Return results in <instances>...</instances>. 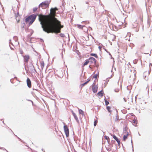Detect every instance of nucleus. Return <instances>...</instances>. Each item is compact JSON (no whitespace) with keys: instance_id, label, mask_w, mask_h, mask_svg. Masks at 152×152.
<instances>
[{"instance_id":"f257e3e1","label":"nucleus","mask_w":152,"mask_h":152,"mask_svg":"<svg viewBox=\"0 0 152 152\" xmlns=\"http://www.w3.org/2000/svg\"><path fill=\"white\" fill-rule=\"evenodd\" d=\"M58 10L56 7L52 8L50 10L51 16L39 15V19L43 31L47 33H58L61 29L63 27L60 22L55 18L56 11Z\"/></svg>"},{"instance_id":"f03ea898","label":"nucleus","mask_w":152,"mask_h":152,"mask_svg":"<svg viewBox=\"0 0 152 152\" xmlns=\"http://www.w3.org/2000/svg\"><path fill=\"white\" fill-rule=\"evenodd\" d=\"M37 17L36 15H33L28 17L26 19V21L30 25L35 20Z\"/></svg>"},{"instance_id":"7ed1b4c3","label":"nucleus","mask_w":152,"mask_h":152,"mask_svg":"<svg viewBox=\"0 0 152 152\" xmlns=\"http://www.w3.org/2000/svg\"><path fill=\"white\" fill-rule=\"evenodd\" d=\"M48 6V1H45L40 4L39 5V7H42V9H45Z\"/></svg>"},{"instance_id":"20e7f679","label":"nucleus","mask_w":152,"mask_h":152,"mask_svg":"<svg viewBox=\"0 0 152 152\" xmlns=\"http://www.w3.org/2000/svg\"><path fill=\"white\" fill-rule=\"evenodd\" d=\"M64 132L67 137L69 135V129L66 125H64Z\"/></svg>"},{"instance_id":"39448f33","label":"nucleus","mask_w":152,"mask_h":152,"mask_svg":"<svg viewBox=\"0 0 152 152\" xmlns=\"http://www.w3.org/2000/svg\"><path fill=\"white\" fill-rule=\"evenodd\" d=\"M98 89V87L97 85H94L93 86L92 90L93 92L94 93H96L97 92Z\"/></svg>"},{"instance_id":"423d86ee","label":"nucleus","mask_w":152,"mask_h":152,"mask_svg":"<svg viewBox=\"0 0 152 152\" xmlns=\"http://www.w3.org/2000/svg\"><path fill=\"white\" fill-rule=\"evenodd\" d=\"M27 83L28 87L29 88H31V82L28 78L27 80Z\"/></svg>"},{"instance_id":"0eeeda50","label":"nucleus","mask_w":152,"mask_h":152,"mask_svg":"<svg viewBox=\"0 0 152 152\" xmlns=\"http://www.w3.org/2000/svg\"><path fill=\"white\" fill-rule=\"evenodd\" d=\"M24 58V61H25L27 62L28 61V59H29V57L28 56L26 55L23 56Z\"/></svg>"},{"instance_id":"6e6552de","label":"nucleus","mask_w":152,"mask_h":152,"mask_svg":"<svg viewBox=\"0 0 152 152\" xmlns=\"http://www.w3.org/2000/svg\"><path fill=\"white\" fill-rule=\"evenodd\" d=\"M98 94L99 96V97L100 98H102L103 95V90H102L100 91L98 93Z\"/></svg>"},{"instance_id":"1a4fd4ad","label":"nucleus","mask_w":152,"mask_h":152,"mask_svg":"<svg viewBox=\"0 0 152 152\" xmlns=\"http://www.w3.org/2000/svg\"><path fill=\"white\" fill-rule=\"evenodd\" d=\"M91 61V62H94V63H96V60L95 58L93 57L90 58L89 59V61Z\"/></svg>"},{"instance_id":"9d476101","label":"nucleus","mask_w":152,"mask_h":152,"mask_svg":"<svg viewBox=\"0 0 152 152\" xmlns=\"http://www.w3.org/2000/svg\"><path fill=\"white\" fill-rule=\"evenodd\" d=\"M72 114L73 115L74 118H75V120H76V121H78V118H77L76 115V114L75 113H74L73 111H72Z\"/></svg>"},{"instance_id":"9b49d317","label":"nucleus","mask_w":152,"mask_h":152,"mask_svg":"<svg viewBox=\"0 0 152 152\" xmlns=\"http://www.w3.org/2000/svg\"><path fill=\"white\" fill-rule=\"evenodd\" d=\"M40 66L42 69H43L44 66V62H41L40 63Z\"/></svg>"},{"instance_id":"f8f14e48","label":"nucleus","mask_w":152,"mask_h":152,"mask_svg":"<svg viewBox=\"0 0 152 152\" xmlns=\"http://www.w3.org/2000/svg\"><path fill=\"white\" fill-rule=\"evenodd\" d=\"M128 134H127L126 135H124L123 137V140L125 141L127 138L128 137Z\"/></svg>"},{"instance_id":"ddd939ff","label":"nucleus","mask_w":152,"mask_h":152,"mask_svg":"<svg viewBox=\"0 0 152 152\" xmlns=\"http://www.w3.org/2000/svg\"><path fill=\"white\" fill-rule=\"evenodd\" d=\"M79 114H81L82 115H84V113L83 111L81 109L79 110Z\"/></svg>"},{"instance_id":"4468645a","label":"nucleus","mask_w":152,"mask_h":152,"mask_svg":"<svg viewBox=\"0 0 152 152\" xmlns=\"http://www.w3.org/2000/svg\"><path fill=\"white\" fill-rule=\"evenodd\" d=\"M77 27L80 28H82L84 26H81V25H77Z\"/></svg>"},{"instance_id":"2eb2a0df","label":"nucleus","mask_w":152,"mask_h":152,"mask_svg":"<svg viewBox=\"0 0 152 152\" xmlns=\"http://www.w3.org/2000/svg\"><path fill=\"white\" fill-rule=\"evenodd\" d=\"M107 110L109 111V112L110 113L111 112L110 111V109H111L110 107L108 106L107 107Z\"/></svg>"},{"instance_id":"dca6fc26","label":"nucleus","mask_w":152,"mask_h":152,"mask_svg":"<svg viewBox=\"0 0 152 152\" xmlns=\"http://www.w3.org/2000/svg\"><path fill=\"white\" fill-rule=\"evenodd\" d=\"M89 61H86L84 64V66L88 64L89 62Z\"/></svg>"},{"instance_id":"f3484780","label":"nucleus","mask_w":152,"mask_h":152,"mask_svg":"<svg viewBox=\"0 0 152 152\" xmlns=\"http://www.w3.org/2000/svg\"><path fill=\"white\" fill-rule=\"evenodd\" d=\"M90 81V80H88L87 81H86V82H85V83H84L83 84H82V86H84L85 85L87 84L88 82H89Z\"/></svg>"},{"instance_id":"a211bd4d","label":"nucleus","mask_w":152,"mask_h":152,"mask_svg":"<svg viewBox=\"0 0 152 152\" xmlns=\"http://www.w3.org/2000/svg\"><path fill=\"white\" fill-rule=\"evenodd\" d=\"M91 56H94L96 58H97V55L95 54L92 53V54H91Z\"/></svg>"},{"instance_id":"6ab92c4d","label":"nucleus","mask_w":152,"mask_h":152,"mask_svg":"<svg viewBox=\"0 0 152 152\" xmlns=\"http://www.w3.org/2000/svg\"><path fill=\"white\" fill-rule=\"evenodd\" d=\"M105 104L106 105H108V104H109V102H108L106 100H105Z\"/></svg>"},{"instance_id":"aec40b11","label":"nucleus","mask_w":152,"mask_h":152,"mask_svg":"<svg viewBox=\"0 0 152 152\" xmlns=\"http://www.w3.org/2000/svg\"><path fill=\"white\" fill-rule=\"evenodd\" d=\"M113 138L114 139H115L116 140H117L118 139V138L115 136L114 135L113 136Z\"/></svg>"},{"instance_id":"412c9836","label":"nucleus","mask_w":152,"mask_h":152,"mask_svg":"<svg viewBox=\"0 0 152 152\" xmlns=\"http://www.w3.org/2000/svg\"><path fill=\"white\" fill-rule=\"evenodd\" d=\"M96 124H97V121H95L94 123V126H95L96 125Z\"/></svg>"},{"instance_id":"4be33fe9","label":"nucleus","mask_w":152,"mask_h":152,"mask_svg":"<svg viewBox=\"0 0 152 152\" xmlns=\"http://www.w3.org/2000/svg\"><path fill=\"white\" fill-rule=\"evenodd\" d=\"M37 10V8L36 7L34 8L33 9V11L34 12H35Z\"/></svg>"},{"instance_id":"5701e85b","label":"nucleus","mask_w":152,"mask_h":152,"mask_svg":"<svg viewBox=\"0 0 152 152\" xmlns=\"http://www.w3.org/2000/svg\"><path fill=\"white\" fill-rule=\"evenodd\" d=\"M60 36L62 37H64V34H60Z\"/></svg>"},{"instance_id":"b1692460","label":"nucleus","mask_w":152,"mask_h":152,"mask_svg":"<svg viewBox=\"0 0 152 152\" xmlns=\"http://www.w3.org/2000/svg\"><path fill=\"white\" fill-rule=\"evenodd\" d=\"M117 141V142L118 143V145H120V141L118 140V139L117 140H116Z\"/></svg>"},{"instance_id":"393cba45","label":"nucleus","mask_w":152,"mask_h":152,"mask_svg":"<svg viewBox=\"0 0 152 152\" xmlns=\"http://www.w3.org/2000/svg\"><path fill=\"white\" fill-rule=\"evenodd\" d=\"M119 91V90L118 89H115V92H118Z\"/></svg>"},{"instance_id":"a878e982","label":"nucleus","mask_w":152,"mask_h":152,"mask_svg":"<svg viewBox=\"0 0 152 152\" xmlns=\"http://www.w3.org/2000/svg\"><path fill=\"white\" fill-rule=\"evenodd\" d=\"M105 137L106 139H107V140H108V139H109V137H107V136H105Z\"/></svg>"},{"instance_id":"bb28decb","label":"nucleus","mask_w":152,"mask_h":152,"mask_svg":"<svg viewBox=\"0 0 152 152\" xmlns=\"http://www.w3.org/2000/svg\"><path fill=\"white\" fill-rule=\"evenodd\" d=\"M101 48H102V47H101L100 46H99L98 47V48H99V50H101Z\"/></svg>"},{"instance_id":"cd10ccee","label":"nucleus","mask_w":152,"mask_h":152,"mask_svg":"<svg viewBox=\"0 0 152 152\" xmlns=\"http://www.w3.org/2000/svg\"><path fill=\"white\" fill-rule=\"evenodd\" d=\"M152 64L151 63H150V64H149V66L150 67L151 66H152Z\"/></svg>"},{"instance_id":"c85d7f7f","label":"nucleus","mask_w":152,"mask_h":152,"mask_svg":"<svg viewBox=\"0 0 152 152\" xmlns=\"http://www.w3.org/2000/svg\"><path fill=\"white\" fill-rule=\"evenodd\" d=\"M97 75H96L95 76V78H96L97 77Z\"/></svg>"},{"instance_id":"c756f323","label":"nucleus","mask_w":152,"mask_h":152,"mask_svg":"<svg viewBox=\"0 0 152 152\" xmlns=\"http://www.w3.org/2000/svg\"><path fill=\"white\" fill-rule=\"evenodd\" d=\"M109 55L111 56V55L110 53H109Z\"/></svg>"},{"instance_id":"7c9ffc66","label":"nucleus","mask_w":152,"mask_h":152,"mask_svg":"<svg viewBox=\"0 0 152 152\" xmlns=\"http://www.w3.org/2000/svg\"><path fill=\"white\" fill-rule=\"evenodd\" d=\"M131 142L132 143V140H131Z\"/></svg>"}]
</instances>
